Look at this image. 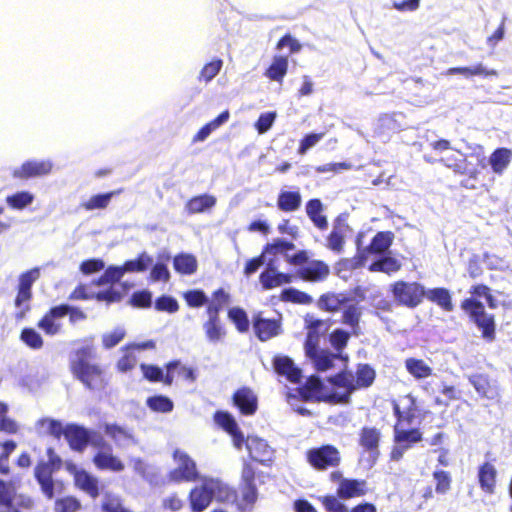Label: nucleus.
Returning a JSON list of instances; mask_svg holds the SVG:
<instances>
[{"label":"nucleus","instance_id":"a18cd8bd","mask_svg":"<svg viewBox=\"0 0 512 512\" xmlns=\"http://www.w3.org/2000/svg\"><path fill=\"white\" fill-rule=\"evenodd\" d=\"M37 428L57 439L65 433V427L59 420L43 418L37 422Z\"/></svg>","mask_w":512,"mask_h":512},{"label":"nucleus","instance_id":"f704fd0d","mask_svg":"<svg viewBox=\"0 0 512 512\" xmlns=\"http://www.w3.org/2000/svg\"><path fill=\"white\" fill-rule=\"evenodd\" d=\"M301 195L298 191H281L277 206L280 210L285 212L296 211L301 205Z\"/></svg>","mask_w":512,"mask_h":512},{"label":"nucleus","instance_id":"37998d69","mask_svg":"<svg viewBox=\"0 0 512 512\" xmlns=\"http://www.w3.org/2000/svg\"><path fill=\"white\" fill-rule=\"evenodd\" d=\"M34 195L29 191H19L6 197L7 205L15 210H22L31 205Z\"/></svg>","mask_w":512,"mask_h":512},{"label":"nucleus","instance_id":"f8f14e48","mask_svg":"<svg viewBox=\"0 0 512 512\" xmlns=\"http://www.w3.org/2000/svg\"><path fill=\"white\" fill-rule=\"evenodd\" d=\"M53 163L50 160H29L14 169L13 176L20 179L41 177L52 171Z\"/></svg>","mask_w":512,"mask_h":512},{"label":"nucleus","instance_id":"8fccbe9b","mask_svg":"<svg viewBox=\"0 0 512 512\" xmlns=\"http://www.w3.org/2000/svg\"><path fill=\"white\" fill-rule=\"evenodd\" d=\"M228 318L236 326L239 332L244 333L248 331L249 319L247 313L242 308H230L228 311Z\"/></svg>","mask_w":512,"mask_h":512},{"label":"nucleus","instance_id":"e433bc0d","mask_svg":"<svg viewBox=\"0 0 512 512\" xmlns=\"http://www.w3.org/2000/svg\"><path fill=\"white\" fill-rule=\"evenodd\" d=\"M174 269L184 275H191L197 270V260L192 254L180 253L173 259Z\"/></svg>","mask_w":512,"mask_h":512},{"label":"nucleus","instance_id":"f3484780","mask_svg":"<svg viewBox=\"0 0 512 512\" xmlns=\"http://www.w3.org/2000/svg\"><path fill=\"white\" fill-rule=\"evenodd\" d=\"M66 306L52 307L39 321L38 327L48 335H56L61 329L59 320L67 315Z\"/></svg>","mask_w":512,"mask_h":512},{"label":"nucleus","instance_id":"9d476101","mask_svg":"<svg viewBox=\"0 0 512 512\" xmlns=\"http://www.w3.org/2000/svg\"><path fill=\"white\" fill-rule=\"evenodd\" d=\"M454 150L456 151V149ZM457 152L462 159L457 160L452 157H445L441 159V162H443L447 167L453 168L456 173L467 174L471 177H475L478 172L476 166L481 164L484 159L482 154L480 152H475L470 156H466L458 150Z\"/></svg>","mask_w":512,"mask_h":512},{"label":"nucleus","instance_id":"3c124183","mask_svg":"<svg viewBox=\"0 0 512 512\" xmlns=\"http://www.w3.org/2000/svg\"><path fill=\"white\" fill-rule=\"evenodd\" d=\"M146 404L151 410L161 413L171 412L174 407L172 400L163 395H156L147 398Z\"/></svg>","mask_w":512,"mask_h":512},{"label":"nucleus","instance_id":"13d9d810","mask_svg":"<svg viewBox=\"0 0 512 512\" xmlns=\"http://www.w3.org/2000/svg\"><path fill=\"white\" fill-rule=\"evenodd\" d=\"M16 443L13 440H8L4 443H0V473L7 474L9 472L8 458L10 454L15 450Z\"/></svg>","mask_w":512,"mask_h":512},{"label":"nucleus","instance_id":"473e14b6","mask_svg":"<svg viewBox=\"0 0 512 512\" xmlns=\"http://www.w3.org/2000/svg\"><path fill=\"white\" fill-rule=\"evenodd\" d=\"M16 490L12 482L0 480V512H19L13 505Z\"/></svg>","mask_w":512,"mask_h":512},{"label":"nucleus","instance_id":"09e8293b","mask_svg":"<svg viewBox=\"0 0 512 512\" xmlns=\"http://www.w3.org/2000/svg\"><path fill=\"white\" fill-rule=\"evenodd\" d=\"M405 364L408 372L416 378H426L432 373V369L423 360L409 358Z\"/></svg>","mask_w":512,"mask_h":512},{"label":"nucleus","instance_id":"338daca9","mask_svg":"<svg viewBox=\"0 0 512 512\" xmlns=\"http://www.w3.org/2000/svg\"><path fill=\"white\" fill-rule=\"evenodd\" d=\"M124 337H125L124 328L117 327L114 331H112L110 333H105L102 336L103 346L106 349H111V348L115 347L118 343H120Z\"/></svg>","mask_w":512,"mask_h":512},{"label":"nucleus","instance_id":"c85d7f7f","mask_svg":"<svg viewBox=\"0 0 512 512\" xmlns=\"http://www.w3.org/2000/svg\"><path fill=\"white\" fill-rule=\"evenodd\" d=\"M205 338L209 344L217 345L226 337V329L221 320H206L202 325Z\"/></svg>","mask_w":512,"mask_h":512},{"label":"nucleus","instance_id":"6e6d98bb","mask_svg":"<svg viewBox=\"0 0 512 512\" xmlns=\"http://www.w3.org/2000/svg\"><path fill=\"white\" fill-rule=\"evenodd\" d=\"M281 297L285 301L299 304H311L313 302V298L309 294L292 287L285 288L281 293Z\"/></svg>","mask_w":512,"mask_h":512},{"label":"nucleus","instance_id":"b1692460","mask_svg":"<svg viewBox=\"0 0 512 512\" xmlns=\"http://www.w3.org/2000/svg\"><path fill=\"white\" fill-rule=\"evenodd\" d=\"M94 465L100 470L121 472L124 470V463L112 453V450H98L93 457Z\"/></svg>","mask_w":512,"mask_h":512},{"label":"nucleus","instance_id":"4468645a","mask_svg":"<svg viewBox=\"0 0 512 512\" xmlns=\"http://www.w3.org/2000/svg\"><path fill=\"white\" fill-rule=\"evenodd\" d=\"M329 273V266L321 260H310L297 270L298 276L308 282H322Z\"/></svg>","mask_w":512,"mask_h":512},{"label":"nucleus","instance_id":"dca6fc26","mask_svg":"<svg viewBox=\"0 0 512 512\" xmlns=\"http://www.w3.org/2000/svg\"><path fill=\"white\" fill-rule=\"evenodd\" d=\"M64 437L72 450L82 452L89 444L90 430L78 424H67Z\"/></svg>","mask_w":512,"mask_h":512},{"label":"nucleus","instance_id":"ddd939ff","mask_svg":"<svg viewBox=\"0 0 512 512\" xmlns=\"http://www.w3.org/2000/svg\"><path fill=\"white\" fill-rule=\"evenodd\" d=\"M292 275L279 272L273 260H269L265 269L259 276V281L264 290H270L283 284L292 282Z\"/></svg>","mask_w":512,"mask_h":512},{"label":"nucleus","instance_id":"69168bd1","mask_svg":"<svg viewBox=\"0 0 512 512\" xmlns=\"http://www.w3.org/2000/svg\"><path fill=\"white\" fill-rule=\"evenodd\" d=\"M40 277V269L35 267L24 273L19 277L18 288L31 291V288L36 280Z\"/></svg>","mask_w":512,"mask_h":512},{"label":"nucleus","instance_id":"a19ab883","mask_svg":"<svg viewBox=\"0 0 512 512\" xmlns=\"http://www.w3.org/2000/svg\"><path fill=\"white\" fill-rule=\"evenodd\" d=\"M152 263L153 258L146 252H143L136 259L125 261L121 267L124 273L144 272Z\"/></svg>","mask_w":512,"mask_h":512},{"label":"nucleus","instance_id":"e2e57ef3","mask_svg":"<svg viewBox=\"0 0 512 512\" xmlns=\"http://www.w3.org/2000/svg\"><path fill=\"white\" fill-rule=\"evenodd\" d=\"M433 478L436 481V492L439 494H445L451 485V476L447 471L436 470L433 473Z\"/></svg>","mask_w":512,"mask_h":512},{"label":"nucleus","instance_id":"412c9836","mask_svg":"<svg viewBox=\"0 0 512 512\" xmlns=\"http://www.w3.org/2000/svg\"><path fill=\"white\" fill-rule=\"evenodd\" d=\"M393 412L398 422L411 425L416 416V403L411 395H406L399 402L393 401Z\"/></svg>","mask_w":512,"mask_h":512},{"label":"nucleus","instance_id":"2eb2a0df","mask_svg":"<svg viewBox=\"0 0 512 512\" xmlns=\"http://www.w3.org/2000/svg\"><path fill=\"white\" fill-rule=\"evenodd\" d=\"M253 329L260 341H267L280 334L281 325L278 320L267 319L261 313L253 316Z\"/></svg>","mask_w":512,"mask_h":512},{"label":"nucleus","instance_id":"5701e85b","mask_svg":"<svg viewBox=\"0 0 512 512\" xmlns=\"http://www.w3.org/2000/svg\"><path fill=\"white\" fill-rule=\"evenodd\" d=\"M348 225L344 222L341 216H338L334 223L330 234L327 237L326 246L335 253H341L343 251L345 243V232L348 229Z\"/></svg>","mask_w":512,"mask_h":512},{"label":"nucleus","instance_id":"a878e982","mask_svg":"<svg viewBox=\"0 0 512 512\" xmlns=\"http://www.w3.org/2000/svg\"><path fill=\"white\" fill-rule=\"evenodd\" d=\"M104 431L119 448H126L136 443L133 433L117 424H105Z\"/></svg>","mask_w":512,"mask_h":512},{"label":"nucleus","instance_id":"393cba45","mask_svg":"<svg viewBox=\"0 0 512 512\" xmlns=\"http://www.w3.org/2000/svg\"><path fill=\"white\" fill-rule=\"evenodd\" d=\"M366 492V481L358 479H344L340 482L337 488V495L341 499L363 496Z\"/></svg>","mask_w":512,"mask_h":512},{"label":"nucleus","instance_id":"864d4df0","mask_svg":"<svg viewBox=\"0 0 512 512\" xmlns=\"http://www.w3.org/2000/svg\"><path fill=\"white\" fill-rule=\"evenodd\" d=\"M223 67V61L221 59H215L211 62L204 65L201 69L198 80L200 82L204 81L205 83H209L213 80V78L219 74Z\"/></svg>","mask_w":512,"mask_h":512},{"label":"nucleus","instance_id":"bf43d9fd","mask_svg":"<svg viewBox=\"0 0 512 512\" xmlns=\"http://www.w3.org/2000/svg\"><path fill=\"white\" fill-rule=\"evenodd\" d=\"M184 299L190 307H201L209 302L207 295L202 290H189L184 293Z\"/></svg>","mask_w":512,"mask_h":512},{"label":"nucleus","instance_id":"cd10ccee","mask_svg":"<svg viewBox=\"0 0 512 512\" xmlns=\"http://www.w3.org/2000/svg\"><path fill=\"white\" fill-rule=\"evenodd\" d=\"M74 479L77 487L85 491L92 498H96L99 495V481L98 478L85 470L74 472Z\"/></svg>","mask_w":512,"mask_h":512},{"label":"nucleus","instance_id":"7c9ffc66","mask_svg":"<svg viewBox=\"0 0 512 512\" xmlns=\"http://www.w3.org/2000/svg\"><path fill=\"white\" fill-rule=\"evenodd\" d=\"M424 296L431 302L436 303L443 310L451 312L454 309L451 294L446 288H433L425 290Z\"/></svg>","mask_w":512,"mask_h":512},{"label":"nucleus","instance_id":"a211bd4d","mask_svg":"<svg viewBox=\"0 0 512 512\" xmlns=\"http://www.w3.org/2000/svg\"><path fill=\"white\" fill-rule=\"evenodd\" d=\"M214 420L217 425L232 436L235 447L241 448L244 443V435L240 431L234 417L228 412L217 411L214 415Z\"/></svg>","mask_w":512,"mask_h":512},{"label":"nucleus","instance_id":"6ab92c4d","mask_svg":"<svg viewBox=\"0 0 512 512\" xmlns=\"http://www.w3.org/2000/svg\"><path fill=\"white\" fill-rule=\"evenodd\" d=\"M246 447L250 457L262 464L270 462L273 458L274 451L267 442L258 437H248Z\"/></svg>","mask_w":512,"mask_h":512},{"label":"nucleus","instance_id":"ea45409f","mask_svg":"<svg viewBox=\"0 0 512 512\" xmlns=\"http://www.w3.org/2000/svg\"><path fill=\"white\" fill-rule=\"evenodd\" d=\"M117 193L118 192L116 191H111L107 193L93 195L88 200L83 201L80 204V207L85 209L86 211L105 209L111 202L112 197Z\"/></svg>","mask_w":512,"mask_h":512},{"label":"nucleus","instance_id":"58836bf2","mask_svg":"<svg viewBox=\"0 0 512 512\" xmlns=\"http://www.w3.org/2000/svg\"><path fill=\"white\" fill-rule=\"evenodd\" d=\"M343 323L350 326L353 334L359 335V321L361 317V308L357 304H346L343 306Z\"/></svg>","mask_w":512,"mask_h":512},{"label":"nucleus","instance_id":"79ce46f5","mask_svg":"<svg viewBox=\"0 0 512 512\" xmlns=\"http://www.w3.org/2000/svg\"><path fill=\"white\" fill-rule=\"evenodd\" d=\"M288 59L285 56H276L272 64L267 69L266 76L271 80L281 82L287 73Z\"/></svg>","mask_w":512,"mask_h":512},{"label":"nucleus","instance_id":"7ed1b4c3","mask_svg":"<svg viewBox=\"0 0 512 512\" xmlns=\"http://www.w3.org/2000/svg\"><path fill=\"white\" fill-rule=\"evenodd\" d=\"M375 379V371L368 364H360L356 371V376L352 374H339L334 377L333 383L338 388H343L344 392L339 396V400L347 402L350 395L357 388H367L371 386Z\"/></svg>","mask_w":512,"mask_h":512},{"label":"nucleus","instance_id":"6e6552de","mask_svg":"<svg viewBox=\"0 0 512 512\" xmlns=\"http://www.w3.org/2000/svg\"><path fill=\"white\" fill-rule=\"evenodd\" d=\"M307 461L316 470H327L339 466L341 455L335 446L327 444L308 450Z\"/></svg>","mask_w":512,"mask_h":512},{"label":"nucleus","instance_id":"680f3d73","mask_svg":"<svg viewBox=\"0 0 512 512\" xmlns=\"http://www.w3.org/2000/svg\"><path fill=\"white\" fill-rule=\"evenodd\" d=\"M469 382L480 396L490 398V385L486 376L482 374L472 375L469 377Z\"/></svg>","mask_w":512,"mask_h":512},{"label":"nucleus","instance_id":"39448f33","mask_svg":"<svg viewBox=\"0 0 512 512\" xmlns=\"http://www.w3.org/2000/svg\"><path fill=\"white\" fill-rule=\"evenodd\" d=\"M393 240L394 234L391 231L377 232L372 238L370 244L367 247L360 249V240L357 239L358 253L353 259L347 260L346 262L352 269L360 268L365 265L370 254H377L380 256L391 252L390 247L393 244Z\"/></svg>","mask_w":512,"mask_h":512},{"label":"nucleus","instance_id":"5fc2aeb1","mask_svg":"<svg viewBox=\"0 0 512 512\" xmlns=\"http://www.w3.org/2000/svg\"><path fill=\"white\" fill-rule=\"evenodd\" d=\"M295 249V245L282 238L275 239L272 243H268L265 245L263 249V253L266 254H288V251Z\"/></svg>","mask_w":512,"mask_h":512},{"label":"nucleus","instance_id":"4be33fe9","mask_svg":"<svg viewBox=\"0 0 512 512\" xmlns=\"http://www.w3.org/2000/svg\"><path fill=\"white\" fill-rule=\"evenodd\" d=\"M235 406L239 408L242 414L252 415L258 407V399L254 392L246 387L237 390L233 396Z\"/></svg>","mask_w":512,"mask_h":512},{"label":"nucleus","instance_id":"de8ad7c7","mask_svg":"<svg viewBox=\"0 0 512 512\" xmlns=\"http://www.w3.org/2000/svg\"><path fill=\"white\" fill-rule=\"evenodd\" d=\"M308 358L313 362L316 370L326 371L333 366L335 355L326 350H319Z\"/></svg>","mask_w":512,"mask_h":512},{"label":"nucleus","instance_id":"2f4dec72","mask_svg":"<svg viewBox=\"0 0 512 512\" xmlns=\"http://www.w3.org/2000/svg\"><path fill=\"white\" fill-rule=\"evenodd\" d=\"M322 211L323 204L319 199L315 198L307 202L306 213L308 217L317 228L324 230L328 226V221L326 216L322 215Z\"/></svg>","mask_w":512,"mask_h":512},{"label":"nucleus","instance_id":"4c0bfd02","mask_svg":"<svg viewBox=\"0 0 512 512\" xmlns=\"http://www.w3.org/2000/svg\"><path fill=\"white\" fill-rule=\"evenodd\" d=\"M215 204L216 198L214 196L203 194L191 198L186 204V209L190 214L202 213L215 206Z\"/></svg>","mask_w":512,"mask_h":512},{"label":"nucleus","instance_id":"f03ea898","mask_svg":"<svg viewBox=\"0 0 512 512\" xmlns=\"http://www.w3.org/2000/svg\"><path fill=\"white\" fill-rule=\"evenodd\" d=\"M233 496V491L227 484L214 478H204L201 486L193 488L189 494L193 512L204 511L213 499L227 502L232 500Z\"/></svg>","mask_w":512,"mask_h":512},{"label":"nucleus","instance_id":"20e7f679","mask_svg":"<svg viewBox=\"0 0 512 512\" xmlns=\"http://www.w3.org/2000/svg\"><path fill=\"white\" fill-rule=\"evenodd\" d=\"M461 308L470 317L471 321L482 332V337L491 342L495 339V319L494 315L488 314L482 302L475 298H466L461 303Z\"/></svg>","mask_w":512,"mask_h":512},{"label":"nucleus","instance_id":"603ef678","mask_svg":"<svg viewBox=\"0 0 512 512\" xmlns=\"http://www.w3.org/2000/svg\"><path fill=\"white\" fill-rule=\"evenodd\" d=\"M346 303V299L340 298V296L335 294H324L320 297L318 301L319 308L326 311H337L343 308Z\"/></svg>","mask_w":512,"mask_h":512},{"label":"nucleus","instance_id":"052dcab7","mask_svg":"<svg viewBox=\"0 0 512 512\" xmlns=\"http://www.w3.org/2000/svg\"><path fill=\"white\" fill-rule=\"evenodd\" d=\"M21 340L33 349H39L43 345L41 335L32 328H24L21 332Z\"/></svg>","mask_w":512,"mask_h":512},{"label":"nucleus","instance_id":"72a5a7b5","mask_svg":"<svg viewBox=\"0 0 512 512\" xmlns=\"http://www.w3.org/2000/svg\"><path fill=\"white\" fill-rule=\"evenodd\" d=\"M446 75L461 74L466 78L471 76H497L498 72L494 69H487L483 64L479 63L472 67H451L446 72Z\"/></svg>","mask_w":512,"mask_h":512},{"label":"nucleus","instance_id":"c03bdc74","mask_svg":"<svg viewBox=\"0 0 512 512\" xmlns=\"http://www.w3.org/2000/svg\"><path fill=\"white\" fill-rule=\"evenodd\" d=\"M511 151L507 148L496 149L491 157L490 164L494 172L501 173L509 164Z\"/></svg>","mask_w":512,"mask_h":512},{"label":"nucleus","instance_id":"0e129e2a","mask_svg":"<svg viewBox=\"0 0 512 512\" xmlns=\"http://www.w3.org/2000/svg\"><path fill=\"white\" fill-rule=\"evenodd\" d=\"M155 309L157 311L174 313L179 309V305L177 300L172 296L162 295L156 299Z\"/></svg>","mask_w":512,"mask_h":512},{"label":"nucleus","instance_id":"f257e3e1","mask_svg":"<svg viewBox=\"0 0 512 512\" xmlns=\"http://www.w3.org/2000/svg\"><path fill=\"white\" fill-rule=\"evenodd\" d=\"M96 352L93 346L86 345L71 353L69 361L73 376L89 390L104 387V372L94 361Z\"/></svg>","mask_w":512,"mask_h":512},{"label":"nucleus","instance_id":"49530a36","mask_svg":"<svg viewBox=\"0 0 512 512\" xmlns=\"http://www.w3.org/2000/svg\"><path fill=\"white\" fill-rule=\"evenodd\" d=\"M124 271L121 266L110 265L106 268L102 276L94 281L97 286H103L106 284H114L120 281L124 276Z\"/></svg>","mask_w":512,"mask_h":512},{"label":"nucleus","instance_id":"0eeeda50","mask_svg":"<svg viewBox=\"0 0 512 512\" xmlns=\"http://www.w3.org/2000/svg\"><path fill=\"white\" fill-rule=\"evenodd\" d=\"M173 458L176 467L169 473L170 480L174 482H194L200 478L196 462L186 452L176 449Z\"/></svg>","mask_w":512,"mask_h":512},{"label":"nucleus","instance_id":"bb28decb","mask_svg":"<svg viewBox=\"0 0 512 512\" xmlns=\"http://www.w3.org/2000/svg\"><path fill=\"white\" fill-rule=\"evenodd\" d=\"M52 468L49 463H40L35 468V477L41 486L42 492L49 498L54 496V483L52 479Z\"/></svg>","mask_w":512,"mask_h":512},{"label":"nucleus","instance_id":"9b49d317","mask_svg":"<svg viewBox=\"0 0 512 512\" xmlns=\"http://www.w3.org/2000/svg\"><path fill=\"white\" fill-rule=\"evenodd\" d=\"M381 432L376 427H363L359 432V445L363 451L368 454V460L371 465L375 464L379 458V443Z\"/></svg>","mask_w":512,"mask_h":512},{"label":"nucleus","instance_id":"c9c22d12","mask_svg":"<svg viewBox=\"0 0 512 512\" xmlns=\"http://www.w3.org/2000/svg\"><path fill=\"white\" fill-rule=\"evenodd\" d=\"M496 469L491 463H484L479 468L478 478L481 488L488 493H492L496 483Z\"/></svg>","mask_w":512,"mask_h":512},{"label":"nucleus","instance_id":"1a4fd4ad","mask_svg":"<svg viewBox=\"0 0 512 512\" xmlns=\"http://www.w3.org/2000/svg\"><path fill=\"white\" fill-rule=\"evenodd\" d=\"M422 440V433L417 428L400 429L398 425L394 427V443L390 453L392 461H400L405 452L413 447L415 443Z\"/></svg>","mask_w":512,"mask_h":512},{"label":"nucleus","instance_id":"aec40b11","mask_svg":"<svg viewBox=\"0 0 512 512\" xmlns=\"http://www.w3.org/2000/svg\"><path fill=\"white\" fill-rule=\"evenodd\" d=\"M273 367L278 375L284 376L292 383H297L301 379V370L296 367L293 360L288 356H275L273 359Z\"/></svg>","mask_w":512,"mask_h":512},{"label":"nucleus","instance_id":"4d7b16f0","mask_svg":"<svg viewBox=\"0 0 512 512\" xmlns=\"http://www.w3.org/2000/svg\"><path fill=\"white\" fill-rule=\"evenodd\" d=\"M8 405L0 401V431L7 434H14L18 430L17 423L7 417Z\"/></svg>","mask_w":512,"mask_h":512},{"label":"nucleus","instance_id":"774afa93","mask_svg":"<svg viewBox=\"0 0 512 512\" xmlns=\"http://www.w3.org/2000/svg\"><path fill=\"white\" fill-rule=\"evenodd\" d=\"M277 117L276 112H265L262 113L255 123V128L259 134L266 133L275 122Z\"/></svg>","mask_w":512,"mask_h":512},{"label":"nucleus","instance_id":"c756f323","mask_svg":"<svg viewBox=\"0 0 512 512\" xmlns=\"http://www.w3.org/2000/svg\"><path fill=\"white\" fill-rule=\"evenodd\" d=\"M401 262L391 256V252L380 255V257L370 264L369 271L371 272H383L386 274H391L399 271L401 269Z\"/></svg>","mask_w":512,"mask_h":512},{"label":"nucleus","instance_id":"423d86ee","mask_svg":"<svg viewBox=\"0 0 512 512\" xmlns=\"http://www.w3.org/2000/svg\"><path fill=\"white\" fill-rule=\"evenodd\" d=\"M391 292L399 305L414 308L421 303L425 288L416 282L398 281L391 285Z\"/></svg>","mask_w":512,"mask_h":512}]
</instances>
